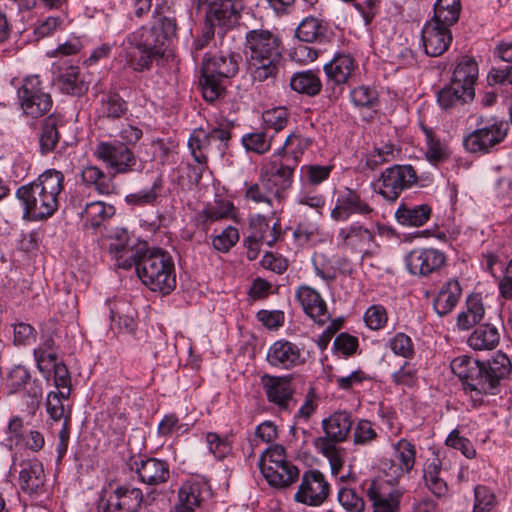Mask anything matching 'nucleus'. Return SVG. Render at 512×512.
<instances>
[{
	"label": "nucleus",
	"mask_w": 512,
	"mask_h": 512,
	"mask_svg": "<svg viewBox=\"0 0 512 512\" xmlns=\"http://www.w3.org/2000/svg\"><path fill=\"white\" fill-rule=\"evenodd\" d=\"M450 367L476 407L483 403L485 395H497L500 392L501 382L509 377L512 364L506 354L498 351L486 361L461 355L451 361Z\"/></svg>",
	"instance_id": "nucleus-1"
},
{
	"label": "nucleus",
	"mask_w": 512,
	"mask_h": 512,
	"mask_svg": "<svg viewBox=\"0 0 512 512\" xmlns=\"http://www.w3.org/2000/svg\"><path fill=\"white\" fill-rule=\"evenodd\" d=\"M174 17L156 14L151 27L142 26L121 43L127 65L135 72L150 71L154 61L163 58L167 42L176 36Z\"/></svg>",
	"instance_id": "nucleus-2"
},
{
	"label": "nucleus",
	"mask_w": 512,
	"mask_h": 512,
	"mask_svg": "<svg viewBox=\"0 0 512 512\" xmlns=\"http://www.w3.org/2000/svg\"><path fill=\"white\" fill-rule=\"evenodd\" d=\"M63 189L64 175L55 169H48L33 182L19 187L16 198L23 205V218L30 221L50 218L58 210Z\"/></svg>",
	"instance_id": "nucleus-3"
},
{
	"label": "nucleus",
	"mask_w": 512,
	"mask_h": 512,
	"mask_svg": "<svg viewBox=\"0 0 512 512\" xmlns=\"http://www.w3.org/2000/svg\"><path fill=\"white\" fill-rule=\"evenodd\" d=\"M121 265L123 269L135 266L139 279L154 292L168 295L176 287L174 260L167 251L153 249L137 259L131 255Z\"/></svg>",
	"instance_id": "nucleus-4"
},
{
	"label": "nucleus",
	"mask_w": 512,
	"mask_h": 512,
	"mask_svg": "<svg viewBox=\"0 0 512 512\" xmlns=\"http://www.w3.org/2000/svg\"><path fill=\"white\" fill-rule=\"evenodd\" d=\"M352 424L353 420L349 412H334L321 422L325 435L314 439V447L328 459L333 475L339 473L344 463L342 450L337 447V444L347 440L351 433Z\"/></svg>",
	"instance_id": "nucleus-5"
},
{
	"label": "nucleus",
	"mask_w": 512,
	"mask_h": 512,
	"mask_svg": "<svg viewBox=\"0 0 512 512\" xmlns=\"http://www.w3.org/2000/svg\"><path fill=\"white\" fill-rule=\"evenodd\" d=\"M509 124L497 116H479L477 128L463 139L464 148L470 153L487 154L504 141Z\"/></svg>",
	"instance_id": "nucleus-6"
},
{
	"label": "nucleus",
	"mask_w": 512,
	"mask_h": 512,
	"mask_svg": "<svg viewBox=\"0 0 512 512\" xmlns=\"http://www.w3.org/2000/svg\"><path fill=\"white\" fill-rule=\"evenodd\" d=\"M17 98L24 115L38 119L50 112L53 100L42 85L38 75H30L23 79L17 89Z\"/></svg>",
	"instance_id": "nucleus-7"
},
{
	"label": "nucleus",
	"mask_w": 512,
	"mask_h": 512,
	"mask_svg": "<svg viewBox=\"0 0 512 512\" xmlns=\"http://www.w3.org/2000/svg\"><path fill=\"white\" fill-rule=\"evenodd\" d=\"M417 172L412 165H393L386 168L374 184V190L385 200L395 202L400 194L417 184Z\"/></svg>",
	"instance_id": "nucleus-8"
},
{
	"label": "nucleus",
	"mask_w": 512,
	"mask_h": 512,
	"mask_svg": "<svg viewBox=\"0 0 512 512\" xmlns=\"http://www.w3.org/2000/svg\"><path fill=\"white\" fill-rule=\"evenodd\" d=\"M295 141L300 142L297 135H289L283 147L277 154L271 156L268 165L266 166V173L263 176L265 179H273L277 190L283 195L288 190L293 182L294 169L297 166L298 160L296 156L285 152L284 150Z\"/></svg>",
	"instance_id": "nucleus-9"
},
{
	"label": "nucleus",
	"mask_w": 512,
	"mask_h": 512,
	"mask_svg": "<svg viewBox=\"0 0 512 512\" xmlns=\"http://www.w3.org/2000/svg\"><path fill=\"white\" fill-rule=\"evenodd\" d=\"M113 174H126L134 170L136 157L128 146L120 141L100 142L94 152Z\"/></svg>",
	"instance_id": "nucleus-10"
},
{
	"label": "nucleus",
	"mask_w": 512,
	"mask_h": 512,
	"mask_svg": "<svg viewBox=\"0 0 512 512\" xmlns=\"http://www.w3.org/2000/svg\"><path fill=\"white\" fill-rule=\"evenodd\" d=\"M366 496L372 505V512H400L403 491L390 481L378 478L370 480Z\"/></svg>",
	"instance_id": "nucleus-11"
},
{
	"label": "nucleus",
	"mask_w": 512,
	"mask_h": 512,
	"mask_svg": "<svg viewBox=\"0 0 512 512\" xmlns=\"http://www.w3.org/2000/svg\"><path fill=\"white\" fill-rule=\"evenodd\" d=\"M329 492L330 485L325 476L319 470H308L302 476L294 499L309 506H318L327 499Z\"/></svg>",
	"instance_id": "nucleus-12"
},
{
	"label": "nucleus",
	"mask_w": 512,
	"mask_h": 512,
	"mask_svg": "<svg viewBox=\"0 0 512 512\" xmlns=\"http://www.w3.org/2000/svg\"><path fill=\"white\" fill-rule=\"evenodd\" d=\"M374 209L361 198L360 194L351 188L340 190L335 198L330 217L337 222L347 221L352 215H370Z\"/></svg>",
	"instance_id": "nucleus-13"
},
{
	"label": "nucleus",
	"mask_w": 512,
	"mask_h": 512,
	"mask_svg": "<svg viewBox=\"0 0 512 512\" xmlns=\"http://www.w3.org/2000/svg\"><path fill=\"white\" fill-rule=\"evenodd\" d=\"M143 501V493L139 488L119 486L107 499L101 498L98 512H137Z\"/></svg>",
	"instance_id": "nucleus-14"
},
{
	"label": "nucleus",
	"mask_w": 512,
	"mask_h": 512,
	"mask_svg": "<svg viewBox=\"0 0 512 512\" xmlns=\"http://www.w3.org/2000/svg\"><path fill=\"white\" fill-rule=\"evenodd\" d=\"M445 260V254L434 248H417L405 257L408 271L419 276H428L439 270L444 265Z\"/></svg>",
	"instance_id": "nucleus-15"
},
{
	"label": "nucleus",
	"mask_w": 512,
	"mask_h": 512,
	"mask_svg": "<svg viewBox=\"0 0 512 512\" xmlns=\"http://www.w3.org/2000/svg\"><path fill=\"white\" fill-rule=\"evenodd\" d=\"M246 58L261 59L264 56L278 55L281 52V40L267 29H253L246 33Z\"/></svg>",
	"instance_id": "nucleus-16"
},
{
	"label": "nucleus",
	"mask_w": 512,
	"mask_h": 512,
	"mask_svg": "<svg viewBox=\"0 0 512 512\" xmlns=\"http://www.w3.org/2000/svg\"><path fill=\"white\" fill-rule=\"evenodd\" d=\"M260 382L268 402L281 410L290 408L294 394L292 378L290 376L264 374L261 376Z\"/></svg>",
	"instance_id": "nucleus-17"
},
{
	"label": "nucleus",
	"mask_w": 512,
	"mask_h": 512,
	"mask_svg": "<svg viewBox=\"0 0 512 512\" xmlns=\"http://www.w3.org/2000/svg\"><path fill=\"white\" fill-rule=\"evenodd\" d=\"M267 362L278 369H293L305 362L301 348L288 340H278L268 349Z\"/></svg>",
	"instance_id": "nucleus-18"
},
{
	"label": "nucleus",
	"mask_w": 512,
	"mask_h": 512,
	"mask_svg": "<svg viewBox=\"0 0 512 512\" xmlns=\"http://www.w3.org/2000/svg\"><path fill=\"white\" fill-rule=\"evenodd\" d=\"M337 239L341 247L362 253L375 242V232L360 222H353L339 230Z\"/></svg>",
	"instance_id": "nucleus-19"
},
{
	"label": "nucleus",
	"mask_w": 512,
	"mask_h": 512,
	"mask_svg": "<svg viewBox=\"0 0 512 512\" xmlns=\"http://www.w3.org/2000/svg\"><path fill=\"white\" fill-rule=\"evenodd\" d=\"M453 40L451 29L428 20L422 28V43L425 53L430 57L441 56Z\"/></svg>",
	"instance_id": "nucleus-20"
},
{
	"label": "nucleus",
	"mask_w": 512,
	"mask_h": 512,
	"mask_svg": "<svg viewBox=\"0 0 512 512\" xmlns=\"http://www.w3.org/2000/svg\"><path fill=\"white\" fill-rule=\"evenodd\" d=\"M129 467L136 471L143 483L152 486L165 483L170 477L168 463L157 458L132 459Z\"/></svg>",
	"instance_id": "nucleus-21"
},
{
	"label": "nucleus",
	"mask_w": 512,
	"mask_h": 512,
	"mask_svg": "<svg viewBox=\"0 0 512 512\" xmlns=\"http://www.w3.org/2000/svg\"><path fill=\"white\" fill-rule=\"evenodd\" d=\"M208 6V20L228 24L237 22L244 8V0H197L198 9Z\"/></svg>",
	"instance_id": "nucleus-22"
},
{
	"label": "nucleus",
	"mask_w": 512,
	"mask_h": 512,
	"mask_svg": "<svg viewBox=\"0 0 512 512\" xmlns=\"http://www.w3.org/2000/svg\"><path fill=\"white\" fill-rule=\"evenodd\" d=\"M304 312L318 324H324L329 319L326 302L313 288L300 286L295 294Z\"/></svg>",
	"instance_id": "nucleus-23"
},
{
	"label": "nucleus",
	"mask_w": 512,
	"mask_h": 512,
	"mask_svg": "<svg viewBox=\"0 0 512 512\" xmlns=\"http://www.w3.org/2000/svg\"><path fill=\"white\" fill-rule=\"evenodd\" d=\"M354 58L349 54H338L324 65V71L329 81L341 87L348 83L356 69Z\"/></svg>",
	"instance_id": "nucleus-24"
},
{
	"label": "nucleus",
	"mask_w": 512,
	"mask_h": 512,
	"mask_svg": "<svg viewBox=\"0 0 512 512\" xmlns=\"http://www.w3.org/2000/svg\"><path fill=\"white\" fill-rule=\"evenodd\" d=\"M240 55L228 52L220 53L218 56L204 59L203 73H213L221 78H230L237 74L239 69Z\"/></svg>",
	"instance_id": "nucleus-25"
},
{
	"label": "nucleus",
	"mask_w": 512,
	"mask_h": 512,
	"mask_svg": "<svg viewBox=\"0 0 512 512\" xmlns=\"http://www.w3.org/2000/svg\"><path fill=\"white\" fill-rule=\"evenodd\" d=\"M205 484L199 481H186L178 491L175 512H195L203 501Z\"/></svg>",
	"instance_id": "nucleus-26"
},
{
	"label": "nucleus",
	"mask_w": 512,
	"mask_h": 512,
	"mask_svg": "<svg viewBox=\"0 0 512 512\" xmlns=\"http://www.w3.org/2000/svg\"><path fill=\"white\" fill-rule=\"evenodd\" d=\"M19 484L25 493L38 494L44 486L45 473L42 464L37 461H28L21 464Z\"/></svg>",
	"instance_id": "nucleus-27"
},
{
	"label": "nucleus",
	"mask_w": 512,
	"mask_h": 512,
	"mask_svg": "<svg viewBox=\"0 0 512 512\" xmlns=\"http://www.w3.org/2000/svg\"><path fill=\"white\" fill-rule=\"evenodd\" d=\"M462 294V289L456 279H450L440 288L433 301L435 312L439 316H445L452 312Z\"/></svg>",
	"instance_id": "nucleus-28"
},
{
	"label": "nucleus",
	"mask_w": 512,
	"mask_h": 512,
	"mask_svg": "<svg viewBox=\"0 0 512 512\" xmlns=\"http://www.w3.org/2000/svg\"><path fill=\"white\" fill-rule=\"evenodd\" d=\"M282 59V54L264 56L261 59L248 58V69L253 80L264 82L268 79H274L279 72Z\"/></svg>",
	"instance_id": "nucleus-29"
},
{
	"label": "nucleus",
	"mask_w": 512,
	"mask_h": 512,
	"mask_svg": "<svg viewBox=\"0 0 512 512\" xmlns=\"http://www.w3.org/2000/svg\"><path fill=\"white\" fill-rule=\"evenodd\" d=\"M245 198L256 204L265 203L272 207L273 199L280 201L283 195L277 190L273 179H265L262 176L258 182L247 185Z\"/></svg>",
	"instance_id": "nucleus-30"
},
{
	"label": "nucleus",
	"mask_w": 512,
	"mask_h": 512,
	"mask_svg": "<svg viewBox=\"0 0 512 512\" xmlns=\"http://www.w3.org/2000/svg\"><path fill=\"white\" fill-rule=\"evenodd\" d=\"M128 112V103L118 92H109L100 100L97 115L100 121L118 120Z\"/></svg>",
	"instance_id": "nucleus-31"
},
{
	"label": "nucleus",
	"mask_w": 512,
	"mask_h": 512,
	"mask_svg": "<svg viewBox=\"0 0 512 512\" xmlns=\"http://www.w3.org/2000/svg\"><path fill=\"white\" fill-rule=\"evenodd\" d=\"M475 91L464 88L463 85L451 80L438 92V103L444 109H449L458 104H464L474 98Z\"/></svg>",
	"instance_id": "nucleus-32"
},
{
	"label": "nucleus",
	"mask_w": 512,
	"mask_h": 512,
	"mask_svg": "<svg viewBox=\"0 0 512 512\" xmlns=\"http://www.w3.org/2000/svg\"><path fill=\"white\" fill-rule=\"evenodd\" d=\"M278 238L276 224L270 227L264 216H256L250 220V234L244 243H261L269 247L273 246Z\"/></svg>",
	"instance_id": "nucleus-33"
},
{
	"label": "nucleus",
	"mask_w": 512,
	"mask_h": 512,
	"mask_svg": "<svg viewBox=\"0 0 512 512\" xmlns=\"http://www.w3.org/2000/svg\"><path fill=\"white\" fill-rule=\"evenodd\" d=\"M109 252L114 254L119 267L122 268L121 262H124L129 256L133 255L137 259L138 251H134L129 233L124 228H117L110 235V243L108 245Z\"/></svg>",
	"instance_id": "nucleus-34"
},
{
	"label": "nucleus",
	"mask_w": 512,
	"mask_h": 512,
	"mask_svg": "<svg viewBox=\"0 0 512 512\" xmlns=\"http://www.w3.org/2000/svg\"><path fill=\"white\" fill-rule=\"evenodd\" d=\"M430 216L431 208L427 204L409 206L402 203L395 212L397 222L404 226H422Z\"/></svg>",
	"instance_id": "nucleus-35"
},
{
	"label": "nucleus",
	"mask_w": 512,
	"mask_h": 512,
	"mask_svg": "<svg viewBox=\"0 0 512 512\" xmlns=\"http://www.w3.org/2000/svg\"><path fill=\"white\" fill-rule=\"evenodd\" d=\"M267 482L275 488H286L299 478V469L294 464L269 466L261 471Z\"/></svg>",
	"instance_id": "nucleus-36"
},
{
	"label": "nucleus",
	"mask_w": 512,
	"mask_h": 512,
	"mask_svg": "<svg viewBox=\"0 0 512 512\" xmlns=\"http://www.w3.org/2000/svg\"><path fill=\"white\" fill-rule=\"evenodd\" d=\"M62 124L61 117L55 114L45 118L39 136V146L42 154L50 153L55 149L60 140L59 127Z\"/></svg>",
	"instance_id": "nucleus-37"
},
{
	"label": "nucleus",
	"mask_w": 512,
	"mask_h": 512,
	"mask_svg": "<svg viewBox=\"0 0 512 512\" xmlns=\"http://www.w3.org/2000/svg\"><path fill=\"white\" fill-rule=\"evenodd\" d=\"M328 26L322 20L308 16L296 29V36L303 42H322L327 38Z\"/></svg>",
	"instance_id": "nucleus-38"
},
{
	"label": "nucleus",
	"mask_w": 512,
	"mask_h": 512,
	"mask_svg": "<svg viewBox=\"0 0 512 512\" xmlns=\"http://www.w3.org/2000/svg\"><path fill=\"white\" fill-rule=\"evenodd\" d=\"M114 214V206L102 201L87 203L84 210L80 213L84 225L91 228H98Z\"/></svg>",
	"instance_id": "nucleus-39"
},
{
	"label": "nucleus",
	"mask_w": 512,
	"mask_h": 512,
	"mask_svg": "<svg viewBox=\"0 0 512 512\" xmlns=\"http://www.w3.org/2000/svg\"><path fill=\"white\" fill-rule=\"evenodd\" d=\"M110 318L113 324L117 325L121 332L133 333L136 329L134 310L128 303L123 301L109 302Z\"/></svg>",
	"instance_id": "nucleus-40"
},
{
	"label": "nucleus",
	"mask_w": 512,
	"mask_h": 512,
	"mask_svg": "<svg viewBox=\"0 0 512 512\" xmlns=\"http://www.w3.org/2000/svg\"><path fill=\"white\" fill-rule=\"evenodd\" d=\"M69 390L50 391L46 397V411L53 421H71V406L66 405Z\"/></svg>",
	"instance_id": "nucleus-41"
},
{
	"label": "nucleus",
	"mask_w": 512,
	"mask_h": 512,
	"mask_svg": "<svg viewBox=\"0 0 512 512\" xmlns=\"http://www.w3.org/2000/svg\"><path fill=\"white\" fill-rule=\"evenodd\" d=\"M290 87L299 94L316 96L320 93L322 82L313 70L296 72L291 76Z\"/></svg>",
	"instance_id": "nucleus-42"
},
{
	"label": "nucleus",
	"mask_w": 512,
	"mask_h": 512,
	"mask_svg": "<svg viewBox=\"0 0 512 512\" xmlns=\"http://www.w3.org/2000/svg\"><path fill=\"white\" fill-rule=\"evenodd\" d=\"M500 335L496 327L489 324L480 325L469 336L468 344L474 350H491L499 343Z\"/></svg>",
	"instance_id": "nucleus-43"
},
{
	"label": "nucleus",
	"mask_w": 512,
	"mask_h": 512,
	"mask_svg": "<svg viewBox=\"0 0 512 512\" xmlns=\"http://www.w3.org/2000/svg\"><path fill=\"white\" fill-rule=\"evenodd\" d=\"M478 78L477 62L468 56H464L456 65L452 79L468 90H474V84Z\"/></svg>",
	"instance_id": "nucleus-44"
},
{
	"label": "nucleus",
	"mask_w": 512,
	"mask_h": 512,
	"mask_svg": "<svg viewBox=\"0 0 512 512\" xmlns=\"http://www.w3.org/2000/svg\"><path fill=\"white\" fill-rule=\"evenodd\" d=\"M484 314L482 301L477 296H470L466 302V310L458 314L457 326L461 330H469L482 320Z\"/></svg>",
	"instance_id": "nucleus-45"
},
{
	"label": "nucleus",
	"mask_w": 512,
	"mask_h": 512,
	"mask_svg": "<svg viewBox=\"0 0 512 512\" xmlns=\"http://www.w3.org/2000/svg\"><path fill=\"white\" fill-rule=\"evenodd\" d=\"M58 86L63 93L75 96H80L87 90L79 68L75 66H69L61 72L58 77Z\"/></svg>",
	"instance_id": "nucleus-46"
},
{
	"label": "nucleus",
	"mask_w": 512,
	"mask_h": 512,
	"mask_svg": "<svg viewBox=\"0 0 512 512\" xmlns=\"http://www.w3.org/2000/svg\"><path fill=\"white\" fill-rule=\"evenodd\" d=\"M188 147L197 164L205 165V163H207L208 153L212 147V143L205 130H194L189 137Z\"/></svg>",
	"instance_id": "nucleus-47"
},
{
	"label": "nucleus",
	"mask_w": 512,
	"mask_h": 512,
	"mask_svg": "<svg viewBox=\"0 0 512 512\" xmlns=\"http://www.w3.org/2000/svg\"><path fill=\"white\" fill-rule=\"evenodd\" d=\"M81 178L85 184L94 186L100 194H110L114 190L112 179L97 166L85 167Z\"/></svg>",
	"instance_id": "nucleus-48"
},
{
	"label": "nucleus",
	"mask_w": 512,
	"mask_h": 512,
	"mask_svg": "<svg viewBox=\"0 0 512 512\" xmlns=\"http://www.w3.org/2000/svg\"><path fill=\"white\" fill-rule=\"evenodd\" d=\"M236 23L237 22L222 24L214 21H209L207 9L205 13V26L202 30L201 35L197 37L193 42L192 53L194 54V57L196 58L197 53L203 50L204 48L210 46L211 44H214L215 27H219L218 33L223 35V32L221 31L223 28H230L234 26Z\"/></svg>",
	"instance_id": "nucleus-49"
},
{
	"label": "nucleus",
	"mask_w": 512,
	"mask_h": 512,
	"mask_svg": "<svg viewBox=\"0 0 512 512\" xmlns=\"http://www.w3.org/2000/svg\"><path fill=\"white\" fill-rule=\"evenodd\" d=\"M441 462L439 459H433L427 463L424 468V479L427 488L437 497H441L447 492L446 482L439 476L441 472Z\"/></svg>",
	"instance_id": "nucleus-50"
},
{
	"label": "nucleus",
	"mask_w": 512,
	"mask_h": 512,
	"mask_svg": "<svg viewBox=\"0 0 512 512\" xmlns=\"http://www.w3.org/2000/svg\"><path fill=\"white\" fill-rule=\"evenodd\" d=\"M222 79L223 78L213 73H203V69L201 70L199 85L201 87L202 95L207 102L212 103L222 97L225 93Z\"/></svg>",
	"instance_id": "nucleus-51"
},
{
	"label": "nucleus",
	"mask_w": 512,
	"mask_h": 512,
	"mask_svg": "<svg viewBox=\"0 0 512 512\" xmlns=\"http://www.w3.org/2000/svg\"><path fill=\"white\" fill-rule=\"evenodd\" d=\"M399 154L391 143H384L376 146L372 152L369 153L366 159V166L371 170L377 169L379 166L394 161Z\"/></svg>",
	"instance_id": "nucleus-52"
},
{
	"label": "nucleus",
	"mask_w": 512,
	"mask_h": 512,
	"mask_svg": "<svg viewBox=\"0 0 512 512\" xmlns=\"http://www.w3.org/2000/svg\"><path fill=\"white\" fill-rule=\"evenodd\" d=\"M395 457L400 463L402 471L409 473L415 464V446L406 439H400L395 445Z\"/></svg>",
	"instance_id": "nucleus-53"
},
{
	"label": "nucleus",
	"mask_w": 512,
	"mask_h": 512,
	"mask_svg": "<svg viewBox=\"0 0 512 512\" xmlns=\"http://www.w3.org/2000/svg\"><path fill=\"white\" fill-rule=\"evenodd\" d=\"M426 135V157L431 162H440L448 158L449 151L446 144L437 139L430 129L424 128Z\"/></svg>",
	"instance_id": "nucleus-54"
},
{
	"label": "nucleus",
	"mask_w": 512,
	"mask_h": 512,
	"mask_svg": "<svg viewBox=\"0 0 512 512\" xmlns=\"http://www.w3.org/2000/svg\"><path fill=\"white\" fill-rule=\"evenodd\" d=\"M206 443L209 452L219 460L224 459L232 450V444L229 438L227 436L221 437L215 432H208L206 434Z\"/></svg>",
	"instance_id": "nucleus-55"
},
{
	"label": "nucleus",
	"mask_w": 512,
	"mask_h": 512,
	"mask_svg": "<svg viewBox=\"0 0 512 512\" xmlns=\"http://www.w3.org/2000/svg\"><path fill=\"white\" fill-rule=\"evenodd\" d=\"M389 347L392 352L405 359H411L415 355V348L412 339L403 332L396 333L389 340Z\"/></svg>",
	"instance_id": "nucleus-56"
},
{
	"label": "nucleus",
	"mask_w": 512,
	"mask_h": 512,
	"mask_svg": "<svg viewBox=\"0 0 512 512\" xmlns=\"http://www.w3.org/2000/svg\"><path fill=\"white\" fill-rule=\"evenodd\" d=\"M288 464L292 463L286 460L285 449L281 445H274L267 448L262 453L259 460L260 471H263V468L269 467L270 465L275 467Z\"/></svg>",
	"instance_id": "nucleus-57"
},
{
	"label": "nucleus",
	"mask_w": 512,
	"mask_h": 512,
	"mask_svg": "<svg viewBox=\"0 0 512 512\" xmlns=\"http://www.w3.org/2000/svg\"><path fill=\"white\" fill-rule=\"evenodd\" d=\"M338 501L347 512H363L365 509L363 498L351 488H340Z\"/></svg>",
	"instance_id": "nucleus-58"
},
{
	"label": "nucleus",
	"mask_w": 512,
	"mask_h": 512,
	"mask_svg": "<svg viewBox=\"0 0 512 512\" xmlns=\"http://www.w3.org/2000/svg\"><path fill=\"white\" fill-rule=\"evenodd\" d=\"M378 434L371 421L360 419L353 431V443L355 445H368L377 438Z\"/></svg>",
	"instance_id": "nucleus-59"
},
{
	"label": "nucleus",
	"mask_w": 512,
	"mask_h": 512,
	"mask_svg": "<svg viewBox=\"0 0 512 512\" xmlns=\"http://www.w3.org/2000/svg\"><path fill=\"white\" fill-rule=\"evenodd\" d=\"M353 104L357 107L371 108L378 102V93L368 86H359L350 93Z\"/></svg>",
	"instance_id": "nucleus-60"
},
{
	"label": "nucleus",
	"mask_w": 512,
	"mask_h": 512,
	"mask_svg": "<svg viewBox=\"0 0 512 512\" xmlns=\"http://www.w3.org/2000/svg\"><path fill=\"white\" fill-rule=\"evenodd\" d=\"M161 187V180H156L149 189H143L136 193L129 194L126 196L125 200L127 203L133 205L152 204L157 199Z\"/></svg>",
	"instance_id": "nucleus-61"
},
{
	"label": "nucleus",
	"mask_w": 512,
	"mask_h": 512,
	"mask_svg": "<svg viewBox=\"0 0 512 512\" xmlns=\"http://www.w3.org/2000/svg\"><path fill=\"white\" fill-rule=\"evenodd\" d=\"M475 503L473 512H488L496 505L494 493L486 486L478 485L474 490Z\"/></svg>",
	"instance_id": "nucleus-62"
},
{
	"label": "nucleus",
	"mask_w": 512,
	"mask_h": 512,
	"mask_svg": "<svg viewBox=\"0 0 512 512\" xmlns=\"http://www.w3.org/2000/svg\"><path fill=\"white\" fill-rule=\"evenodd\" d=\"M31 376L24 366L18 365L13 367L7 375V388L10 393H16L30 382Z\"/></svg>",
	"instance_id": "nucleus-63"
},
{
	"label": "nucleus",
	"mask_w": 512,
	"mask_h": 512,
	"mask_svg": "<svg viewBox=\"0 0 512 512\" xmlns=\"http://www.w3.org/2000/svg\"><path fill=\"white\" fill-rule=\"evenodd\" d=\"M244 147L257 154H264L270 149L271 140L267 138L265 132L250 133L242 137Z\"/></svg>",
	"instance_id": "nucleus-64"
}]
</instances>
